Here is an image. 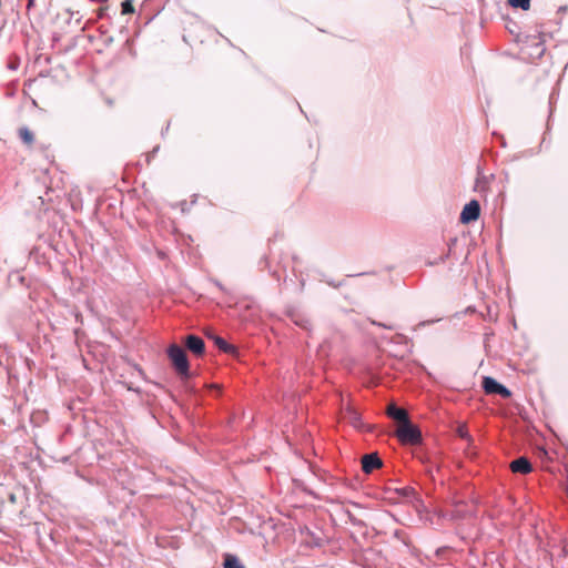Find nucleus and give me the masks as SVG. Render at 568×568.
Returning <instances> with one entry per match:
<instances>
[{
  "label": "nucleus",
  "instance_id": "6e6552de",
  "mask_svg": "<svg viewBox=\"0 0 568 568\" xmlns=\"http://www.w3.org/2000/svg\"><path fill=\"white\" fill-rule=\"evenodd\" d=\"M513 473L529 474L532 470L530 462L526 457H519L509 465Z\"/></svg>",
  "mask_w": 568,
  "mask_h": 568
},
{
  "label": "nucleus",
  "instance_id": "6ab92c4d",
  "mask_svg": "<svg viewBox=\"0 0 568 568\" xmlns=\"http://www.w3.org/2000/svg\"><path fill=\"white\" fill-rule=\"evenodd\" d=\"M384 327L388 328V329H393L394 327L390 326V325H383Z\"/></svg>",
  "mask_w": 568,
  "mask_h": 568
},
{
  "label": "nucleus",
  "instance_id": "39448f33",
  "mask_svg": "<svg viewBox=\"0 0 568 568\" xmlns=\"http://www.w3.org/2000/svg\"><path fill=\"white\" fill-rule=\"evenodd\" d=\"M480 215V205L478 201L471 200L469 203H467L462 213H460V222L462 223H470L473 221L478 220Z\"/></svg>",
  "mask_w": 568,
  "mask_h": 568
},
{
  "label": "nucleus",
  "instance_id": "dca6fc26",
  "mask_svg": "<svg viewBox=\"0 0 568 568\" xmlns=\"http://www.w3.org/2000/svg\"><path fill=\"white\" fill-rule=\"evenodd\" d=\"M458 435H459L460 437H463V438H468V437H469V436H468V432H467L466 426H460V427L458 428Z\"/></svg>",
  "mask_w": 568,
  "mask_h": 568
},
{
  "label": "nucleus",
  "instance_id": "7ed1b4c3",
  "mask_svg": "<svg viewBox=\"0 0 568 568\" xmlns=\"http://www.w3.org/2000/svg\"><path fill=\"white\" fill-rule=\"evenodd\" d=\"M525 49L532 58H540L545 52L544 39L541 34H534L527 37Z\"/></svg>",
  "mask_w": 568,
  "mask_h": 568
},
{
  "label": "nucleus",
  "instance_id": "1a4fd4ad",
  "mask_svg": "<svg viewBox=\"0 0 568 568\" xmlns=\"http://www.w3.org/2000/svg\"><path fill=\"white\" fill-rule=\"evenodd\" d=\"M386 413L390 418L397 420L398 425L409 420L407 412L396 407L394 404L388 405Z\"/></svg>",
  "mask_w": 568,
  "mask_h": 568
},
{
  "label": "nucleus",
  "instance_id": "2eb2a0df",
  "mask_svg": "<svg viewBox=\"0 0 568 568\" xmlns=\"http://www.w3.org/2000/svg\"><path fill=\"white\" fill-rule=\"evenodd\" d=\"M134 12L133 0H124L121 3V13L131 14Z\"/></svg>",
  "mask_w": 568,
  "mask_h": 568
},
{
  "label": "nucleus",
  "instance_id": "f3484780",
  "mask_svg": "<svg viewBox=\"0 0 568 568\" xmlns=\"http://www.w3.org/2000/svg\"><path fill=\"white\" fill-rule=\"evenodd\" d=\"M36 0H28L27 3V12H29L34 7Z\"/></svg>",
  "mask_w": 568,
  "mask_h": 568
},
{
  "label": "nucleus",
  "instance_id": "a211bd4d",
  "mask_svg": "<svg viewBox=\"0 0 568 568\" xmlns=\"http://www.w3.org/2000/svg\"><path fill=\"white\" fill-rule=\"evenodd\" d=\"M457 513H458V516H465L467 513H469L468 510H464V509H457Z\"/></svg>",
  "mask_w": 568,
  "mask_h": 568
},
{
  "label": "nucleus",
  "instance_id": "f8f14e48",
  "mask_svg": "<svg viewBox=\"0 0 568 568\" xmlns=\"http://www.w3.org/2000/svg\"><path fill=\"white\" fill-rule=\"evenodd\" d=\"M214 343L215 345L221 349L223 351L224 353H234L235 352V347L233 345H230L225 339H223L222 337H219V336H215L214 337Z\"/></svg>",
  "mask_w": 568,
  "mask_h": 568
},
{
  "label": "nucleus",
  "instance_id": "20e7f679",
  "mask_svg": "<svg viewBox=\"0 0 568 568\" xmlns=\"http://www.w3.org/2000/svg\"><path fill=\"white\" fill-rule=\"evenodd\" d=\"M483 388L486 394H499L504 398H509L511 396V392L493 377H484Z\"/></svg>",
  "mask_w": 568,
  "mask_h": 568
},
{
  "label": "nucleus",
  "instance_id": "423d86ee",
  "mask_svg": "<svg viewBox=\"0 0 568 568\" xmlns=\"http://www.w3.org/2000/svg\"><path fill=\"white\" fill-rule=\"evenodd\" d=\"M383 462L376 453L366 454L362 457V469L366 474L373 473L375 469L381 468Z\"/></svg>",
  "mask_w": 568,
  "mask_h": 568
},
{
  "label": "nucleus",
  "instance_id": "9b49d317",
  "mask_svg": "<svg viewBox=\"0 0 568 568\" xmlns=\"http://www.w3.org/2000/svg\"><path fill=\"white\" fill-rule=\"evenodd\" d=\"M18 134H19V138L21 139V141L26 145L30 146V145L33 144V142H34V134H33V132L29 128H27V126L20 128L18 130Z\"/></svg>",
  "mask_w": 568,
  "mask_h": 568
},
{
  "label": "nucleus",
  "instance_id": "0eeeda50",
  "mask_svg": "<svg viewBox=\"0 0 568 568\" xmlns=\"http://www.w3.org/2000/svg\"><path fill=\"white\" fill-rule=\"evenodd\" d=\"M185 346L196 356H202L205 352L204 341L196 335H187L185 337Z\"/></svg>",
  "mask_w": 568,
  "mask_h": 568
},
{
  "label": "nucleus",
  "instance_id": "4468645a",
  "mask_svg": "<svg viewBox=\"0 0 568 568\" xmlns=\"http://www.w3.org/2000/svg\"><path fill=\"white\" fill-rule=\"evenodd\" d=\"M513 8H520L525 11L530 9L531 0H508Z\"/></svg>",
  "mask_w": 568,
  "mask_h": 568
},
{
  "label": "nucleus",
  "instance_id": "9d476101",
  "mask_svg": "<svg viewBox=\"0 0 568 568\" xmlns=\"http://www.w3.org/2000/svg\"><path fill=\"white\" fill-rule=\"evenodd\" d=\"M343 418L346 419L354 427H359L362 425L359 414L351 407H347L343 412Z\"/></svg>",
  "mask_w": 568,
  "mask_h": 568
},
{
  "label": "nucleus",
  "instance_id": "f03ea898",
  "mask_svg": "<svg viewBox=\"0 0 568 568\" xmlns=\"http://www.w3.org/2000/svg\"><path fill=\"white\" fill-rule=\"evenodd\" d=\"M396 436L404 445H418L422 443V433L410 420L398 425Z\"/></svg>",
  "mask_w": 568,
  "mask_h": 568
},
{
  "label": "nucleus",
  "instance_id": "f257e3e1",
  "mask_svg": "<svg viewBox=\"0 0 568 568\" xmlns=\"http://www.w3.org/2000/svg\"><path fill=\"white\" fill-rule=\"evenodd\" d=\"M168 356L171 361L172 366L176 371V373L183 377L187 378L190 375V365L186 356V352L179 345L172 344L168 348Z\"/></svg>",
  "mask_w": 568,
  "mask_h": 568
},
{
  "label": "nucleus",
  "instance_id": "ddd939ff",
  "mask_svg": "<svg viewBox=\"0 0 568 568\" xmlns=\"http://www.w3.org/2000/svg\"><path fill=\"white\" fill-rule=\"evenodd\" d=\"M224 568H244L239 559L233 556V555H225V558H224V564H223Z\"/></svg>",
  "mask_w": 568,
  "mask_h": 568
}]
</instances>
